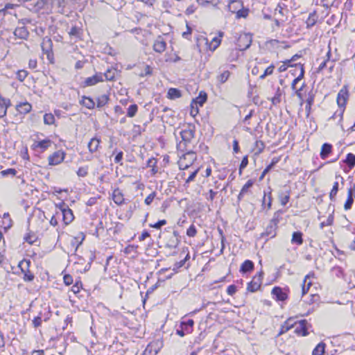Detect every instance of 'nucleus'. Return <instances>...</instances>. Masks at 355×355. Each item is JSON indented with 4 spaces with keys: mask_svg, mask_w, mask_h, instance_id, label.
<instances>
[{
    "mask_svg": "<svg viewBox=\"0 0 355 355\" xmlns=\"http://www.w3.org/2000/svg\"><path fill=\"white\" fill-rule=\"evenodd\" d=\"M295 67H297L300 69V73L296 78H295L293 80L292 85H291V87H292L293 90H294L295 92L296 96L300 99H302V95L301 91L302 90V89L304 86V83H303L300 88L297 87V84L303 78L304 74V68L302 65H295Z\"/></svg>",
    "mask_w": 355,
    "mask_h": 355,
    "instance_id": "3",
    "label": "nucleus"
},
{
    "mask_svg": "<svg viewBox=\"0 0 355 355\" xmlns=\"http://www.w3.org/2000/svg\"><path fill=\"white\" fill-rule=\"evenodd\" d=\"M196 159V154L192 152L189 151L185 154H184L182 156L180 157V159L178 161V165L180 170H185L187 169L189 166H191L193 162Z\"/></svg>",
    "mask_w": 355,
    "mask_h": 355,
    "instance_id": "2",
    "label": "nucleus"
},
{
    "mask_svg": "<svg viewBox=\"0 0 355 355\" xmlns=\"http://www.w3.org/2000/svg\"><path fill=\"white\" fill-rule=\"evenodd\" d=\"M252 38L250 35L243 34L240 35L239 38V46L240 50L248 49L251 44Z\"/></svg>",
    "mask_w": 355,
    "mask_h": 355,
    "instance_id": "11",
    "label": "nucleus"
},
{
    "mask_svg": "<svg viewBox=\"0 0 355 355\" xmlns=\"http://www.w3.org/2000/svg\"><path fill=\"white\" fill-rule=\"evenodd\" d=\"M112 200L118 205H121L124 203V197L122 191L119 189H115L112 192Z\"/></svg>",
    "mask_w": 355,
    "mask_h": 355,
    "instance_id": "17",
    "label": "nucleus"
},
{
    "mask_svg": "<svg viewBox=\"0 0 355 355\" xmlns=\"http://www.w3.org/2000/svg\"><path fill=\"white\" fill-rule=\"evenodd\" d=\"M152 73V69L149 65H146L144 69V72L141 73L140 76L144 77L145 76H148Z\"/></svg>",
    "mask_w": 355,
    "mask_h": 355,
    "instance_id": "64",
    "label": "nucleus"
},
{
    "mask_svg": "<svg viewBox=\"0 0 355 355\" xmlns=\"http://www.w3.org/2000/svg\"><path fill=\"white\" fill-rule=\"evenodd\" d=\"M29 264L30 261L27 260H23L19 264V267L24 273V280L26 282H32L34 279V275L28 270Z\"/></svg>",
    "mask_w": 355,
    "mask_h": 355,
    "instance_id": "5",
    "label": "nucleus"
},
{
    "mask_svg": "<svg viewBox=\"0 0 355 355\" xmlns=\"http://www.w3.org/2000/svg\"><path fill=\"white\" fill-rule=\"evenodd\" d=\"M345 162L350 168H352L355 166V155L352 153H348Z\"/></svg>",
    "mask_w": 355,
    "mask_h": 355,
    "instance_id": "40",
    "label": "nucleus"
},
{
    "mask_svg": "<svg viewBox=\"0 0 355 355\" xmlns=\"http://www.w3.org/2000/svg\"><path fill=\"white\" fill-rule=\"evenodd\" d=\"M279 199L282 205L285 206L290 199V191L286 190L284 192H281L279 194Z\"/></svg>",
    "mask_w": 355,
    "mask_h": 355,
    "instance_id": "27",
    "label": "nucleus"
},
{
    "mask_svg": "<svg viewBox=\"0 0 355 355\" xmlns=\"http://www.w3.org/2000/svg\"><path fill=\"white\" fill-rule=\"evenodd\" d=\"M307 322L305 320L295 323V333L297 335L306 336L309 334L306 327Z\"/></svg>",
    "mask_w": 355,
    "mask_h": 355,
    "instance_id": "10",
    "label": "nucleus"
},
{
    "mask_svg": "<svg viewBox=\"0 0 355 355\" xmlns=\"http://www.w3.org/2000/svg\"><path fill=\"white\" fill-rule=\"evenodd\" d=\"M88 168L87 167H80L77 171V175L79 177H85L87 175Z\"/></svg>",
    "mask_w": 355,
    "mask_h": 355,
    "instance_id": "54",
    "label": "nucleus"
},
{
    "mask_svg": "<svg viewBox=\"0 0 355 355\" xmlns=\"http://www.w3.org/2000/svg\"><path fill=\"white\" fill-rule=\"evenodd\" d=\"M290 63H291V60H286L285 62H283V64L278 68V71L279 72H284L285 71L288 67V66H291L290 65Z\"/></svg>",
    "mask_w": 355,
    "mask_h": 355,
    "instance_id": "59",
    "label": "nucleus"
},
{
    "mask_svg": "<svg viewBox=\"0 0 355 355\" xmlns=\"http://www.w3.org/2000/svg\"><path fill=\"white\" fill-rule=\"evenodd\" d=\"M274 69L275 66L273 64L270 65L265 69L263 73L259 76V78L264 79L267 76L272 74Z\"/></svg>",
    "mask_w": 355,
    "mask_h": 355,
    "instance_id": "46",
    "label": "nucleus"
},
{
    "mask_svg": "<svg viewBox=\"0 0 355 355\" xmlns=\"http://www.w3.org/2000/svg\"><path fill=\"white\" fill-rule=\"evenodd\" d=\"M230 76V72L229 71H225L224 72H223L222 73L217 76V80L219 83H224L227 80Z\"/></svg>",
    "mask_w": 355,
    "mask_h": 355,
    "instance_id": "42",
    "label": "nucleus"
},
{
    "mask_svg": "<svg viewBox=\"0 0 355 355\" xmlns=\"http://www.w3.org/2000/svg\"><path fill=\"white\" fill-rule=\"evenodd\" d=\"M100 142L101 140L99 139L96 137L92 138L88 144V148L89 152L92 153L96 152L99 147Z\"/></svg>",
    "mask_w": 355,
    "mask_h": 355,
    "instance_id": "24",
    "label": "nucleus"
},
{
    "mask_svg": "<svg viewBox=\"0 0 355 355\" xmlns=\"http://www.w3.org/2000/svg\"><path fill=\"white\" fill-rule=\"evenodd\" d=\"M197 230L193 225H191L187 231V235L189 237H194L196 235Z\"/></svg>",
    "mask_w": 355,
    "mask_h": 355,
    "instance_id": "50",
    "label": "nucleus"
},
{
    "mask_svg": "<svg viewBox=\"0 0 355 355\" xmlns=\"http://www.w3.org/2000/svg\"><path fill=\"white\" fill-rule=\"evenodd\" d=\"M272 294L277 300L284 301L287 299L288 295L280 287H275L272 290Z\"/></svg>",
    "mask_w": 355,
    "mask_h": 355,
    "instance_id": "16",
    "label": "nucleus"
},
{
    "mask_svg": "<svg viewBox=\"0 0 355 355\" xmlns=\"http://www.w3.org/2000/svg\"><path fill=\"white\" fill-rule=\"evenodd\" d=\"M263 274V272L261 271L258 275L253 277L252 280L248 285V291L250 292H254L259 289L262 284Z\"/></svg>",
    "mask_w": 355,
    "mask_h": 355,
    "instance_id": "6",
    "label": "nucleus"
},
{
    "mask_svg": "<svg viewBox=\"0 0 355 355\" xmlns=\"http://www.w3.org/2000/svg\"><path fill=\"white\" fill-rule=\"evenodd\" d=\"M349 98V92L347 86L345 85L343 88L339 91L337 95V104L339 107L345 108L347 101Z\"/></svg>",
    "mask_w": 355,
    "mask_h": 355,
    "instance_id": "4",
    "label": "nucleus"
},
{
    "mask_svg": "<svg viewBox=\"0 0 355 355\" xmlns=\"http://www.w3.org/2000/svg\"><path fill=\"white\" fill-rule=\"evenodd\" d=\"M51 141L49 139H46L42 141H35L33 144V146L35 148H40L42 151L46 150L51 145Z\"/></svg>",
    "mask_w": 355,
    "mask_h": 355,
    "instance_id": "21",
    "label": "nucleus"
},
{
    "mask_svg": "<svg viewBox=\"0 0 355 355\" xmlns=\"http://www.w3.org/2000/svg\"><path fill=\"white\" fill-rule=\"evenodd\" d=\"M116 74V71L114 69H107L105 73H103V78L107 80H113Z\"/></svg>",
    "mask_w": 355,
    "mask_h": 355,
    "instance_id": "44",
    "label": "nucleus"
},
{
    "mask_svg": "<svg viewBox=\"0 0 355 355\" xmlns=\"http://www.w3.org/2000/svg\"><path fill=\"white\" fill-rule=\"evenodd\" d=\"M316 22L315 15H310L306 20L307 26H313Z\"/></svg>",
    "mask_w": 355,
    "mask_h": 355,
    "instance_id": "57",
    "label": "nucleus"
},
{
    "mask_svg": "<svg viewBox=\"0 0 355 355\" xmlns=\"http://www.w3.org/2000/svg\"><path fill=\"white\" fill-rule=\"evenodd\" d=\"M330 51L327 53V58L324 59L319 65L318 72L322 71L324 68L328 67L329 71H331L334 68V62L329 61Z\"/></svg>",
    "mask_w": 355,
    "mask_h": 355,
    "instance_id": "18",
    "label": "nucleus"
},
{
    "mask_svg": "<svg viewBox=\"0 0 355 355\" xmlns=\"http://www.w3.org/2000/svg\"><path fill=\"white\" fill-rule=\"evenodd\" d=\"M64 153L61 150L55 152L48 158L49 165L55 166L60 164L64 160Z\"/></svg>",
    "mask_w": 355,
    "mask_h": 355,
    "instance_id": "8",
    "label": "nucleus"
},
{
    "mask_svg": "<svg viewBox=\"0 0 355 355\" xmlns=\"http://www.w3.org/2000/svg\"><path fill=\"white\" fill-rule=\"evenodd\" d=\"M103 75L102 73H96L95 75L91 77L87 78L83 83L84 87H89L95 85L96 84L103 82Z\"/></svg>",
    "mask_w": 355,
    "mask_h": 355,
    "instance_id": "9",
    "label": "nucleus"
},
{
    "mask_svg": "<svg viewBox=\"0 0 355 355\" xmlns=\"http://www.w3.org/2000/svg\"><path fill=\"white\" fill-rule=\"evenodd\" d=\"M180 3L178 6L180 8L183 9L187 8L192 1V0H180Z\"/></svg>",
    "mask_w": 355,
    "mask_h": 355,
    "instance_id": "62",
    "label": "nucleus"
},
{
    "mask_svg": "<svg viewBox=\"0 0 355 355\" xmlns=\"http://www.w3.org/2000/svg\"><path fill=\"white\" fill-rule=\"evenodd\" d=\"M28 34V31L24 26L17 27L14 31V35L20 39H26Z\"/></svg>",
    "mask_w": 355,
    "mask_h": 355,
    "instance_id": "23",
    "label": "nucleus"
},
{
    "mask_svg": "<svg viewBox=\"0 0 355 355\" xmlns=\"http://www.w3.org/2000/svg\"><path fill=\"white\" fill-rule=\"evenodd\" d=\"M153 49L155 52L162 53L166 49V42L163 36L159 35L154 40Z\"/></svg>",
    "mask_w": 355,
    "mask_h": 355,
    "instance_id": "7",
    "label": "nucleus"
},
{
    "mask_svg": "<svg viewBox=\"0 0 355 355\" xmlns=\"http://www.w3.org/2000/svg\"><path fill=\"white\" fill-rule=\"evenodd\" d=\"M108 101V96L106 95H101L97 98V107H102L107 104Z\"/></svg>",
    "mask_w": 355,
    "mask_h": 355,
    "instance_id": "43",
    "label": "nucleus"
},
{
    "mask_svg": "<svg viewBox=\"0 0 355 355\" xmlns=\"http://www.w3.org/2000/svg\"><path fill=\"white\" fill-rule=\"evenodd\" d=\"M228 10L233 12L236 13L237 17H245L248 15V10L243 8V3L239 0H232L229 3Z\"/></svg>",
    "mask_w": 355,
    "mask_h": 355,
    "instance_id": "1",
    "label": "nucleus"
},
{
    "mask_svg": "<svg viewBox=\"0 0 355 355\" xmlns=\"http://www.w3.org/2000/svg\"><path fill=\"white\" fill-rule=\"evenodd\" d=\"M253 268H254L253 262L250 260H246L242 263V265L241 266L240 271L242 272H247L252 270L253 269Z\"/></svg>",
    "mask_w": 355,
    "mask_h": 355,
    "instance_id": "29",
    "label": "nucleus"
},
{
    "mask_svg": "<svg viewBox=\"0 0 355 355\" xmlns=\"http://www.w3.org/2000/svg\"><path fill=\"white\" fill-rule=\"evenodd\" d=\"M252 181L250 180L243 185L239 194V199H241L248 191V189L252 186Z\"/></svg>",
    "mask_w": 355,
    "mask_h": 355,
    "instance_id": "35",
    "label": "nucleus"
},
{
    "mask_svg": "<svg viewBox=\"0 0 355 355\" xmlns=\"http://www.w3.org/2000/svg\"><path fill=\"white\" fill-rule=\"evenodd\" d=\"M69 34L70 36H74V37H79L80 36V29L77 28L76 26H73L69 32Z\"/></svg>",
    "mask_w": 355,
    "mask_h": 355,
    "instance_id": "52",
    "label": "nucleus"
},
{
    "mask_svg": "<svg viewBox=\"0 0 355 355\" xmlns=\"http://www.w3.org/2000/svg\"><path fill=\"white\" fill-rule=\"evenodd\" d=\"M355 193V187L349 188L347 192V199L345 203L344 208L347 210L349 209L354 202V194Z\"/></svg>",
    "mask_w": 355,
    "mask_h": 355,
    "instance_id": "19",
    "label": "nucleus"
},
{
    "mask_svg": "<svg viewBox=\"0 0 355 355\" xmlns=\"http://www.w3.org/2000/svg\"><path fill=\"white\" fill-rule=\"evenodd\" d=\"M222 35H223V33H220L219 37H213L210 42H209L207 39H205V38H203L202 40V41H205V44L207 45V46H208V49L210 51H214L220 45V42H221V40L220 37H221Z\"/></svg>",
    "mask_w": 355,
    "mask_h": 355,
    "instance_id": "12",
    "label": "nucleus"
},
{
    "mask_svg": "<svg viewBox=\"0 0 355 355\" xmlns=\"http://www.w3.org/2000/svg\"><path fill=\"white\" fill-rule=\"evenodd\" d=\"M167 96L170 99H175L181 96V92L176 88H170L168 91Z\"/></svg>",
    "mask_w": 355,
    "mask_h": 355,
    "instance_id": "33",
    "label": "nucleus"
},
{
    "mask_svg": "<svg viewBox=\"0 0 355 355\" xmlns=\"http://www.w3.org/2000/svg\"><path fill=\"white\" fill-rule=\"evenodd\" d=\"M50 3L51 8H57L58 9H62L65 5L64 0H51Z\"/></svg>",
    "mask_w": 355,
    "mask_h": 355,
    "instance_id": "39",
    "label": "nucleus"
},
{
    "mask_svg": "<svg viewBox=\"0 0 355 355\" xmlns=\"http://www.w3.org/2000/svg\"><path fill=\"white\" fill-rule=\"evenodd\" d=\"M64 282L66 285H71L73 283V278L69 275H65L63 277Z\"/></svg>",
    "mask_w": 355,
    "mask_h": 355,
    "instance_id": "61",
    "label": "nucleus"
},
{
    "mask_svg": "<svg viewBox=\"0 0 355 355\" xmlns=\"http://www.w3.org/2000/svg\"><path fill=\"white\" fill-rule=\"evenodd\" d=\"M281 101V93L279 92V88L277 89V92L275 96L272 98V103L273 105H277Z\"/></svg>",
    "mask_w": 355,
    "mask_h": 355,
    "instance_id": "53",
    "label": "nucleus"
},
{
    "mask_svg": "<svg viewBox=\"0 0 355 355\" xmlns=\"http://www.w3.org/2000/svg\"><path fill=\"white\" fill-rule=\"evenodd\" d=\"M296 322H294V320L293 318H288L286 321L284 322L286 324V328L287 329H291L292 328H295V323Z\"/></svg>",
    "mask_w": 355,
    "mask_h": 355,
    "instance_id": "55",
    "label": "nucleus"
},
{
    "mask_svg": "<svg viewBox=\"0 0 355 355\" xmlns=\"http://www.w3.org/2000/svg\"><path fill=\"white\" fill-rule=\"evenodd\" d=\"M28 76V72L26 70H19L17 72V78L22 82Z\"/></svg>",
    "mask_w": 355,
    "mask_h": 355,
    "instance_id": "48",
    "label": "nucleus"
},
{
    "mask_svg": "<svg viewBox=\"0 0 355 355\" xmlns=\"http://www.w3.org/2000/svg\"><path fill=\"white\" fill-rule=\"evenodd\" d=\"M155 197V193L153 192L149 194L145 199L144 202L147 205H150Z\"/></svg>",
    "mask_w": 355,
    "mask_h": 355,
    "instance_id": "58",
    "label": "nucleus"
},
{
    "mask_svg": "<svg viewBox=\"0 0 355 355\" xmlns=\"http://www.w3.org/2000/svg\"><path fill=\"white\" fill-rule=\"evenodd\" d=\"M80 103L88 109H93L95 106L94 101L89 97L83 96Z\"/></svg>",
    "mask_w": 355,
    "mask_h": 355,
    "instance_id": "31",
    "label": "nucleus"
},
{
    "mask_svg": "<svg viewBox=\"0 0 355 355\" xmlns=\"http://www.w3.org/2000/svg\"><path fill=\"white\" fill-rule=\"evenodd\" d=\"M248 164V157L245 156L243 158L242 161H241V163L240 164V168H239V171H240V173L241 172V171L245 168L247 165Z\"/></svg>",
    "mask_w": 355,
    "mask_h": 355,
    "instance_id": "60",
    "label": "nucleus"
},
{
    "mask_svg": "<svg viewBox=\"0 0 355 355\" xmlns=\"http://www.w3.org/2000/svg\"><path fill=\"white\" fill-rule=\"evenodd\" d=\"M197 9V6L193 3H191L185 9V14L187 15H191L192 14H193L195 12V11Z\"/></svg>",
    "mask_w": 355,
    "mask_h": 355,
    "instance_id": "47",
    "label": "nucleus"
},
{
    "mask_svg": "<svg viewBox=\"0 0 355 355\" xmlns=\"http://www.w3.org/2000/svg\"><path fill=\"white\" fill-rule=\"evenodd\" d=\"M194 322L193 320H188L187 322H182L180 323V328L184 329L187 334L191 332V328L193 326Z\"/></svg>",
    "mask_w": 355,
    "mask_h": 355,
    "instance_id": "32",
    "label": "nucleus"
},
{
    "mask_svg": "<svg viewBox=\"0 0 355 355\" xmlns=\"http://www.w3.org/2000/svg\"><path fill=\"white\" fill-rule=\"evenodd\" d=\"M291 242L301 245L303 243L302 234L300 232H295L293 234Z\"/></svg>",
    "mask_w": 355,
    "mask_h": 355,
    "instance_id": "34",
    "label": "nucleus"
},
{
    "mask_svg": "<svg viewBox=\"0 0 355 355\" xmlns=\"http://www.w3.org/2000/svg\"><path fill=\"white\" fill-rule=\"evenodd\" d=\"M51 0H38L36 6L38 8H46V9H51Z\"/></svg>",
    "mask_w": 355,
    "mask_h": 355,
    "instance_id": "36",
    "label": "nucleus"
},
{
    "mask_svg": "<svg viewBox=\"0 0 355 355\" xmlns=\"http://www.w3.org/2000/svg\"><path fill=\"white\" fill-rule=\"evenodd\" d=\"M60 213L62 216V219L66 225L69 224L73 220V215L71 209L69 207L60 209Z\"/></svg>",
    "mask_w": 355,
    "mask_h": 355,
    "instance_id": "15",
    "label": "nucleus"
},
{
    "mask_svg": "<svg viewBox=\"0 0 355 355\" xmlns=\"http://www.w3.org/2000/svg\"><path fill=\"white\" fill-rule=\"evenodd\" d=\"M32 105L28 102L21 103L16 106V110L20 114H26L31 112Z\"/></svg>",
    "mask_w": 355,
    "mask_h": 355,
    "instance_id": "20",
    "label": "nucleus"
},
{
    "mask_svg": "<svg viewBox=\"0 0 355 355\" xmlns=\"http://www.w3.org/2000/svg\"><path fill=\"white\" fill-rule=\"evenodd\" d=\"M10 100L0 97V118L6 116Z\"/></svg>",
    "mask_w": 355,
    "mask_h": 355,
    "instance_id": "22",
    "label": "nucleus"
},
{
    "mask_svg": "<svg viewBox=\"0 0 355 355\" xmlns=\"http://www.w3.org/2000/svg\"><path fill=\"white\" fill-rule=\"evenodd\" d=\"M338 191V182H335L333 185V188L329 193V198L331 200H334L337 194V192Z\"/></svg>",
    "mask_w": 355,
    "mask_h": 355,
    "instance_id": "45",
    "label": "nucleus"
},
{
    "mask_svg": "<svg viewBox=\"0 0 355 355\" xmlns=\"http://www.w3.org/2000/svg\"><path fill=\"white\" fill-rule=\"evenodd\" d=\"M332 146L329 144H324L322 146L321 151H320V157L322 159H325L331 152Z\"/></svg>",
    "mask_w": 355,
    "mask_h": 355,
    "instance_id": "25",
    "label": "nucleus"
},
{
    "mask_svg": "<svg viewBox=\"0 0 355 355\" xmlns=\"http://www.w3.org/2000/svg\"><path fill=\"white\" fill-rule=\"evenodd\" d=\"M278 220L272 218L270 220L266 230V234L270 237H274L276 234V230L277 227Z\"/></svg>",
    "mask_w": 355,
    "mask_h": 355,
    "instance_id": "13",
    "label": "nucleus"
},
{
    "mask_svg": "<svg viewBox=\"0 0 355 355\" xmlns=\"http://www.w3.org/2000/svg\"><path fill=\"white\" fill-rule=\"evenodd\" d=\"M199 171V168L195 170L189 176V178L186 180V183H189L191 182V181H193L194 180V178H196L198 172Z\"/></svg>",
    "mask_w": 355,
    "mask_h": 355,
    "instance_id": "63",
    "label": "nucleus"
},
{
    "mask_svg": "<svg viewBox=\"0 0 355 355\" xmlns=\"http://www.w3.org/2000/svg\"><path fill=\"white\" fill-rule=\"evenodd\" d=\"M200 6H205L208 4H211L214 6H216L219 3V0H196Z\"/></svg>",
    "mask_w": 355,
    "mask_h": 355,
    "instance_id": "37",
    "label": "nucleus"
},
{
    "mask_svg": "<svg viewBox=\"0 0 355 355\" xmlns=\"http://www.w3.org/2000/svg\"><path fill=\"white\" fill-rule=\"evenodd\" d=\"M166 224V220H159L157 223L153 224V225H150V226L151 227H153V228H155V229H160L162 226L165 225Z\"/></svg>",
    "mask_w": 355,
    "mask_h": 355,
    "instance_id": "56",
    "label": "nucleus"
},
{
    "mask_svg": "<svg viewBox=\"0 0 355 355\" xmlns=\"http://www.w3.org/2000/svg\"><path fill=\"white\" fill-rule=\"evenodd\" d=\"M198 114V105H196L195 103L191 102V111L190 114L192 116H196Z\"/></svg>",
    "mask_w": 355,
    "mask_h": 355,
    "instance_id": "51",
    "label": "nucleus"
},
{
    "mask_svg": "<svg viewBox=\"0 0 355 355\" xmlns=\"http://www.w3.org/2000/svg\"><path fill=\"white\" fill-rule=\"evenodd\" d=\"M137 110L138 107L136 104L130 105L128 108L127 116L130 118L134 117L136 115Z\"/></svg>",
    "mask_w": 355,
    "mask_h": 355,
    "instance_id": "41",
    "label": "nucleus"
},
{
    "mask_svg": "<svg viewBox=\"0 0 355 355\" xmlns=\"http://www.w3.org/2000/svg\"><path fill=\"white\" fill-rule=\"evenodd\" d=\"M326 345L321 342L313 349L312 355H323L325 352Z\"/></svg>",
    "mask_w": 355,
    "mask_h": 355,
    "instance_id": "28",
    "label": "nucleus"
},
{
    "mask_svg": "<svg viewBox=\"0 0 355 355\" xmlns=\"http://www.w3.org/2000/svg\"><path fill=\"white\" fill-rule=\"evenodd\" d=\"M0 173L2 176H7V175L15 176L17 173V171L15 168H8V169L3 170V171H1Z\"/></svg>",
    "mask_w": 355,
    "mask_h": 355,
    "instance_id": "49",
    "label": "nucleus"
},
{
    "mask_svg": "<svg viewBox=\"0 0 355 355\" xmlns=\"http://www.w3.org/2000/svg\"><path fill=\"white\" fill-rule=\"evenodd\" d=\"M194 130L190 127H187L180 132V135L182 137V141L184 142H190L191 140L194 137Z\"/></svg>",
    "mask_w": 355,
    "mask_h": 355,
    "instance_id": "14",
    "label": "nucleus"
},
{
    "mask_svg": "<svg viewBox=\"0 0 355 355\" xmlns=\"http://www.w3.org/2000/svg\"><path fill=\"white\" fill-rule=\"evenodd\" d=\"M207 101V94L205 92H201L199 94V96L196 97L195 99L192 101L193 103H195L196 105L199 106H202L203 104Z\"/></svg>",
    "mask_w": 355,
    "mask_h": 355,
    "instance_id": "30",
    "label": "nucleus"
},
{
    "mask_svg": "<svg viewBox=\"0 0 355 355\" xmlns=\"http://www.w3.org/2000/svg\"><path fill=\"white\" fill-rule=\"evenodd\" d=\"M310 278V275H306V277L304 279L303 284L302 285V295H304L308 293V291L310 289V287L312 285V283L310 281H308V279Z\"/></svg>",
    "mask_w": 355,
    "mask_h": 355,
    "instance_id": "26",
    "label": "nucleus"
},
{
    "mask_svg": "<svg viewBox=\"0 0 355 355\" xmlns=\"http://www.w3.org/2000/svg\"><path fill=\"white\" fill-rule=\"evenodd\" d=\"M44 123L46 125H53L55 123V116L51 113L44 115Z\"/></svg>",
    "mask_w": 355,
    "mask_h": 355,
    "instance_id": "38",
    "label": "nucleus"
}]
</instances>
